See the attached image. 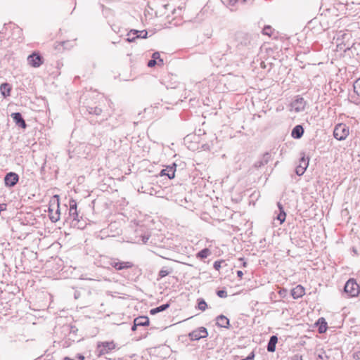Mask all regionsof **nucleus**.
<instances>
[{
  "mask_svg": "<svg viewBox=\"0 0 360 360\" xmlns=\"http://www.w3.org/2000/svg\"><path fill=\"white\" fill-rule=\"evenodd\" d=\"M351 37L352 34L349 29L340 30L336 31L333 37V41H335L338 48H340V50H345L349 49Z\"/></svg>",
  "mask_w": 360,
  "mask_h": 360,
  "instance_id": "f257e3e1",
  "label": "nucleus"
},
{
  "mask_svg": "<svg viewBox=\"0 0 360 360\" xmlns=\"http://www.w3.org/2000/svg\"><path fill=\"white\" fill-rule=\"evenodd\" d=\"M344 291L349 297H356L360 292V288L355 279L350 278L346 282Z\"/></svg>",
  "mask_w": 360,
  "mask_h": 360,
  "instance_id": "f03ea898",
  "label": "nucleus"
},
{
  "mask_svg": "<svg viewBox=\"0 0 360 360\" xmlns=\"http://www.w3.org/2000/svg\"><path fill=\"white\" fill-rule=\"evenodd\" d=\"M116 345L113 341L110 342H99L97 345L96 352L98 356H101L109 354L112 350L115 349Z\"/></svg>",
  "mask_w": 360,
  "mask_h": 360,
  "instance_id": "7ed1b4c3",
  "label": "nucleus"
},
{
  "mask_svg": "<svg viewBox=\"0 0 360 360\" xmlns=\"http://www.w3.org/2000/svg\"><path fill=\"white\" fill-rule=\"evenodd\" d=\"M349 135V127L342 123L335 126L333 131L334 137L339 141L345 140Z\"/></svg>",
  "mask_w": 360,
  "mask_h": 360,
  "instance_id": "20e7f679",
  "label": "nucleus"
},
{
  "mask_svg": "<svg viewBox=\"0 0 360 360\" xmlns=\"http://www.w3.org/2000/svg\"><path fill=\"white\" fill-rule=\"evenodd\" d=\"M208 335L207 330L204 327H200L188 334V337L191 340H198L205 338Z\"/></svg>",
  "mask_w": 360,
  "mask_h": 360,
  "instance_id": "39448f33",
  "label": "nucleus"
},
{
  "mask_svg": "<svg viewBox=\"0 0 360 360\" xmlns=\"http://www.w3.org/2000/svg\"><path fill=\"white\" fill-rule=\"evenodd\" d=\"M148 32L146 30L139 31L136 30H132L128 33L129 37L127 39V41L129 42L134 41L136 38H147Z\"/></svg>",
  "mask_w": 360,
  "mask_h": 360,
  "instance_id": "423d86ee",
  "label": "nucleus"
},
{
  "mask_svg": "<svg viewBox=\"0 0 360 360\" xmlns=\"http://www.w3.org/2000/svg\"><path fill=\"white\" fill-rule=\"evenodd\" d=\"M18 179L19 176L16 173L9 172L4 178L5 185L8 187H13L18 183Z\"/></svg>",
  "mask_w": 360,
  "mask_h": 360,
  "instance_id": "0eeeda50",
  "label": "nucleus"
},
{
  "mask_svg": "<svg viewBox=\"0 0 360 360\" xmlns=\"http://www.w3.org/2000/svg\"><path fill=\"white\" fill-rule=\"evenodd\" d=\"M306 102L303 98H297L291 103L292 110L296 112L303 111L305 108Z\"/></svg>",
  "mask_w": 360,
  "mask_h": 360,
  "instance_id": "6e6552de",
  "label": "nucleus"
},
{
  "mask_svg": "<svg viewBox=\"0 0 360 360\" xmlns=\"http://www.w3.org/2000/svg\"><path fill=\"white\" fill-rule=\"evenodd\" d=\"M27 62L28 64L30 65L32 67L38 68L42 64L43 60L41 56H40L37 53H32V55H30L28 56Z\"/></svg>",
  "mask_w": 360,
  "mask_h": 360,
  "instance_id": "1a4fd4ad",
  "label": "nucleus"
},
{
  "mask_svg": "<svg viewBox=\"0 0 360 360\" xmlns=\"http://www.w3.org/2000/svg\"><path fill=\"white\" fill-rule=\"evenodd\" d=\"M309 165V158H305L304 155L301 157L300 164L297 167L295 172L298 176L302 175Z\"/></svg>",
  "mask_w": 360,
  "mask_h": 360,
  "instance_id": "9d476101",
  "label": "nucleus"
},
{
  "mask_svg": "<svg viewBox=\"0 0 360 360\" xmlns=\"http://www.w3.org/2000/svg\"><path fill=\"white\" fill-rule=\"evenodd\" d=\"M110 265L117 270H123L132 267L133 264L129 262H120L116 259L110 262Z\"/></svg>",
  "mask_w": 360,
  "mask_h": 360,
  "instance_id": "9b49d317",
  "label": "nucleus"
},
{
  "mask_svg": "<svg viewBox=\"0 0 360 360\" xmlns=\"http://www.w3.org/2000/svg\"><path fill=\"white\" fill-rule=\"evenodd\" d=\"M11 116L13 118L15 123L16 124V125L20 127L22 129L26 128L27 124L24 119L22 118V115L20 112H13L11 114Z\"/></svg>",
  "mask_w": 360,
  "mask_h": 360,
  "instance_id": "f8f14e48",
  "label": "nucleus"
},
{
  "mask_svg": "<svg viewBox=\"0 0 360 360\" xmlns=\"http://www.w3.org/2000/svg\"><path fill=\"white\" fill-rule=\"evenodd\" d=\"M69 205H70V210H69V213H70V216L71 217H72V219L74 220H78V213H77V202L75 200H70V202H69Z\"/></svg>",
  "mask_w": 360,
  "mask_h": 360,
  "instance_id": "ddd939ff",
  "label": "nucleus"
},
{
  "mask_svg": "<svg viewBox=\"0 0 360 360\" xmlns=\"http://www.w3.org/2000/svg\"><path fill=\"white\" fill-rule=\"evenodd\" d=\"M305 293L304 288L298 285L291 290V295L294 299L302 297Z\"/></svg>",
  "mask_w": 360,
  "mask_h": 360,
  "instance_id": "4468645a",
  "label": "nucleus"
},
{
  "mask_svg": "<svg viewBox=\"0 0 360 360\" xmlns=\"http://www.w3.org/2000/svg\"><path fill=\"white\" fill-rule=\"evenodd\" d=\"M217 325L221 328H228L229 320L224 315H219L217 317Z\"/></svg>",
  "mask_w": 360,
  "mask_h": 360,
  "instance_id": "2eb2a0df",
  "label": "nucleus"
},
{
  "mask_svg": "<svg viewBox=\"0 0 360 360\" xmlns=\"http://www.w3.org/2000/svg\"><path fill=\"white\" fill-rule=\"evenodd\" d=\"M304 133V129L301 125L295 126L291 132V136L295 139H300Z\"/></svg>",
  "mask_w": 360,
  "mask_h": 360,
  "instance_id": "dca6fc26",
  "label": "nucleus"
},
{
  "mask_svg": "<svg viewBox=\"0 0 360 360\" xmlns=\"http://www.w3.org/2000/svg\"><path fill=\"white\" fill-rule=\"evenodd\" d=\"M278 342V338L276 335H272L267 345V350L269 352H274L276 349V345Z\"/></svg>",
  "mask_w": 360,
  "mask_h": 360,
  "instance_id": "f3484780",
  "label": "nucleus"
},
{
  "mask_svg": "<svg viewBox=\"0 0 360 360\" xmlns=\"http://www.w3.org/2000/svg\"><path fill=\"white\" fill-rule=\"evenodd\" d=\"M270 157L271 156H270L269 153H265L263 155L262 160L255 162V167L259 168V167H261L266 165L270 160Z\"/></svg>",
  "mask_w": 360,
  "mask_h": 360,
  "instance_id": "a211bd4d",
  "label": "nucleus"
},
{
  "mask_svg": "<svg viewBox=\"0 0 360 360\" xmlns=\"http://www.w3.org/2000/svg\"><path fill=\"white\" fill-rule=\"evenodd\" d=\"M160 175L167 176L170 179H173L175 176V169L173 168V167H168L161 171Z\"/></svg>",
  "mask_w": 360,
  "mask_h": 360,
  "instance_id": "6ab92c4d",
  "label": "nucleus"
},
{
  "mask_svg": "<svg viewBox=\"0 0 360 360\" xmlns=\"http://www.w3.org/2000/svg\"><path fill=\"white\" fill-rule=\"evenodd\" d=\"M136 325L139 326H146L149 325V319L147 316H139L134 319Z\"/></svg>",
  "mask_w": 360,
  "mask_h": 360,
  "instance_id": "aec40b11",
  "label": "nucleus"
},
{
  "mask_svg": "<svg viewBox=\"0 0 360 360\" xmlns=\"http://www.w3.org/2000/svg\"><path fill=\"white\" fill-rule=\"evenodd\" d=\"M277 206L280 210V213L277 216V219L280 221V224H282L285 220L286 214L280 202L277 203Z\"/></svg>",
  "mask_w": 360,
  "mask_h": 360,
  "instance_id": "412c9836",
  "label": "nucleus"
},
{
  "mask_svg": "<svg viewBox=\"0 0 360 360\" xmlns=\"http://www.w3.org/2000/svg\"><path fill=\"white\" fill-rule=\"evenodd\" d=\"M316 360H328V356L322 349L316 350L315 352Z\"/></svg>",
  "mask_w": 360,
  "mask_h": 360,
  "instance_id": "4be33fe9",
  "label": "nucleus"
},
{
  "mask_svg": "<svg viewBox=\"0 0 360 360\" xmlns=\"http://www.w3.org/2000/svg\"><path fill=\"white\" fill-rule=\"evenodd\" d=\"M169 304L167 303V304H162L158 307H155L154 309H152L150 311V314H155L157 313H159V312H161V311H163L165 310H166L167 308H169Z\"/></svg>",
  "mask_w": 360,
  "mask_h": 360,
  "instance_id": "5701e85b",
  "label": "nucleus"
},
{
  "mask_svg": "<svg viewBox=\"0 0 360 360\" xmlns=\"http://www.w3.org/2000/svg\"><path fill=\"white\" fill-rule=\"evenodd\" d=\"M0 90L1 91V94L4 96H9L10 87L8 84H6V83L2 84L0 86Z\"/></svg>",
  "mask_w": 360,
  "mask_h": 360,
  "instance_id": "b1692460",
  "label": "nucleus"
},
{
  "mask_svg": "<svg viewBox=\"0 0 360 360\" xmlns=\"http://www.w3.org/2000/svg\"><path fill=\"white\" fill-rule=\"evenodd\" d=\"M172 269H167L166 267L162 268L160 272H159V276L160 278H164L166 276L169 275L170 273H172Z\"/></svg>",
  "mask_w": 360,
  "mask_h": 360,
  "instance_id": "393cba45",
  "label": "nucleus"
},
{
  "mask_svg": "<svg viewBox=\"0 0 360 360\" xmlns=\"http://www.w3.org/2000/svg\"><path fill=\"white\" fill-rule=\"evenodd\" d=\"M210 253V250L207 248H205L198 253V257L202 259L207 258L209 256Z\"/></svg>",
  "mask_w": 360,
  "mask_h": 360,
  "instance_id": "a878e982",
  "label": "nucleus"
},
{
  "mask_svg": "<svg viewBox=\"0 0 360 360\" xmlns=\"http://www.w3.org/2000/svg\"><path fill=\"white\" fill-rule=\"evenodd\" d=\"M354 91L359 96H360V77L354 83Z\"/></svg>",
  "mask_w": 360,
  "mask_h": 360,
  "instance_id": "bb28decb",
  "label": "nucleus"
},
{
  "mask_svg": "<svg viewBox=\"0 0 360 360\" xmlns=\"http://www.w3.org/2000/svg\"><path fill=\"white\" fill-rule=\"evenodd\" d=\"M60 211H59V209L58 208V210H56V213L54 214H50V219L53 221V222H56L59 220L60 219Z\"/></svg>",
  "mask_w": 360,
  "mask_h": 360,
  "instance_id": "cd10ccee",
  "label": "nucleus"
},
{
  "mask_svg": "<svg viewBox=\"0 0 360 360\" xmlns=\"http://www.w3.org/2000/svg\"><path fill=\"white\" fill-rule=\"evenodd\" d=\"M89 112L91 114H94V115H98L102 112V110H101V108H100L98 107L90 108L89 110Z\"/></svg>",
  "mask_w": 360,
  "mask_h": 360,
  "instance_id": "c85d7f7f",
  "label": "nucleus"
},
{
  "mask_svg": "<svg viewBox=\"0 0 360 360\" xmlns=\"http://www.w3.org/2000/svg\"><path fill=\"white\" fill-rule=\"evenodd\" d=\"M207 307V304L204 300L201 299L200 300H199L198 309L200 310L205 311Z\"/></svg>",
  "mask_w": 360,
  "mask_h": 360,
  "instance_id": "c756f323",
  "label": "nucleus"
},
{
  "mask_svg": "<svg viewBox=\"0 0 360 360\" xmlns=\"http://www.w3.org/2000/svg\"><path fill=\"white\" fill-rule=\"evenodd\" d=\"M264 34L271 36L272 34V28L271 26H265L262 30Z\"/></svg>",
  "mask_w": 360,
  "mask_h": 360,
  "instance_id": "7c9ffc66",
  "label": "nucleus"
},
{
  "mask_svg": "<svg viewBox=\"0 0 360 360\" xmlns=\"http://www.w3.org/2000/svg\"><path fill=\"white\" fill-rule=\"evenodd\" d=\"M217 295L221 298H225L227 297V292L226 290H220L217 292Z\"/></svg>",
  "mask_w": 360,
  "mask_h": 360,
  "instance_id": "2f4dec72",
  "label": "nucleus"
},
{
  "mask_svg": "<svg viewBox=\"0 0 360 360\" xmlns=\"http://www.w3.org/2000/svg\"><path fill=\"white\" fill-rule=\"evenodd\" d=\"M347 22V19L346 18H341L339 20V27H340L341 25L344 26L346 25Z\"/></svg>",
  "mask_w": 360,
  "mask_h": 360,
  "instance_id": "473e14b6",
  "label": "nucleus"
},
{
  "mask_svg": "<svg viewBox=\"0 0 360 360\" xmlns=\"http://www.w3.org/2000/svg\"><path fill=\"white\" fill-rule=\"evenodd\" d=\"M157 64V61L154 59L150 60L148 63V66L150 68L154 67Z\"/></svg>",
  "mask_w": 360,
  "mask_h": 360,
  "instance_id": "72a5a7b5",
  "label": "nucleus"
},
{
  "mask_svg": "<svg viewBox=\"0 0 360 360\" xmlns=\"http://www.w3.org/2000/svg\"><path fill=\"white\" fill-rule=\"evenodd\" d=\"M221 267V262L219 261H216L214 263V268L216 269V270H219Z\"/></svg>",
  "mask_w": 360,
  "mask_h": 360,
  "instance_id": "f704fd0d",
  "label": "nucleus"
},
{
  "mask_svg": "<svg viewBox=\"0 0 360 360\" xmlns=\"http://www.w3.org/2000/svg\"><path fill=\"white\" fill-rule=\"evenodd\" d=\"M152 58H153V59H154L155 60L159 59V58H160V53L158 52L153 53V56H152Z\"/></svg>",
  "mask_w": 360,
  "mask_h": 360,
  "instance_id": "c9c22d12",
  "label": "nucleus"
},
{
  "mask_svg": "<svg viewBox=\"0 0 360 360\" xmlns=\"http://www.w3.org/2000/svg\"><path fill=\"white\" fill-rule=\"evenodd\" d=\"M326 323H324V326H321L319 328V332L320 333H323V332H325L326 330Z\"/></svg>",
  "mask_w": 360,
  "mask_h": 360,
  "instance_id": "e433bc0d",
  "label": "nucleus"
},
{
  "mask_svg": "<svg viewBox=\"0 0 360 360\" xmlns=\"http://www.w3.org/2000/svg\"><path fill=\"white\" fill-rule=\"evenodd\" d=\"M293 360H302V356L295 355L293 357Z\"/></svg>",
  "mask_w": 360,
  "mask_h": 360,
  "instance_id": "4c0bfd02",
  "label": "nucleus"
},
{
  "mask_svg": "<svg viewBox=\"0 0 360 360\" xmlns=\"http://www.w3.org/2000/svg\"><path fill=\"white\" fill-rule=\"evenodd\" d=\"M137 326H138V325H136V322H135V321H134V325H133V326L131 327V330H132L133 331L136 330Z\"/></svg>",
  "mask_w": 360,
  "mask_h": 360,
  "instance_id": "58836bf2",
  "label": "nucleus"
},
{
  "mask_svg": "<svg viewBox=\"0 0 360 360\" xmlns=\"http://www.w3.org/2000/svg\"><path fill=\"white\" fill-rule=\"evenodd\" d=\"M237 275H238V277L242 278V276L243 275V273L242 271H237Z\"/></svg>",
  "mask_w": 360,
  "mask_h": 360,
  "instance_id": "ea45409f",
  "label": "nucleus"
},
{
  "mask_svg": "<svg viewBox=\"0 0 360 360\" xmlns=\"http://www.w3.org/2000/svg\"><path fill=\"white\" fill-rule=\"evenodd\" d=\"M76 359H78V360H84V356L80 354L78 356H77Z\"/></svg>",
  "mask_w": 360,
  "mask_h": 360,
  "instance_id": "a19ab883",
  "label": "nucleus"
},
{
  "mask_svg": "<svg viewBox=\"0 0 360 360\" xmlns=\"http://www.w3.org/2000/svg\"><path fill=\"white\" fill-rule=\"evenodd\" d=\"M148 237H145V236L143 237L142 240L144 243H146L148 241Z\"/></svg>",
  "mask_w": 360,
  "mask_h": 360,
  "instance_id": "79ce46f5",
  "label": "nucleus"
},
{
  "mask_svg": "<svg viewBox=\"0 0 360 360\" xmlns=\"http://www.w3.org/2000/svg\"><path fill=\"white\" fill-rule=\"evenodd\" d=\"M158 64H161V65H163V60L162 58H159L158 59Z\"/></svg>",
  "mask_w": 360,
  "mask_h": 360,
  "instance_id": "37998d69",
  "label": "nucleus"
},
{
  "mask_svg": "<svg viewBox=\"0 0 360 360\" xmlns=\"http://www.w3.org/2000/svg\"><path fill=\"white\" fill-rule=\"evenodd\" d=\"M64 360H78V359H77L76 358L75 359H71L70 357H65Z\"/></svg>",
  "mask_w": 360,
  "mask_h": 360,
  "instance_id": "c03bdc74",
  "label": "nucleus"
},
{
  "mask_svg": "<svg viewBox=\"0 0 360 360\" xmlns=\"http://www.w3.org/2000/svg\"><path fill=\"white\" fill-rule=\"evenodd\" d=\"M202 147L205 148V149L210 150V147L207 146L206 145H204Z\"/></svg>",
  "mask_w": 360,
  "mask_h": 360,
  "instance_id": "a18cd8bd",
  "label": "nucleus"
},
{
  "mask_svg": "<svg viewBox=\"0 0 360 360\" xmlns=\"http://www.w3.org/2000/svg\"><path fill=\"white\" fill-rule=\"evenodd\" d=\"M246 265H247V262H243V266L244 267H245V266H246Z\"/></svg>",
  "mask_w": 360,
  "mask_h": 360,
  "instance_id": "49530a36",
  "label": "nucleus"
},
{
  "mask_svg": "<svg viewBox=\"0 0 360 360\" xmlns=\"http://www.w3.org/2000/svg\"><path fill=\"white\" fill-rule=\"evenodd\" d=\"M49 212L51 213L52 212V210H51L50 208L49 209Z\"/></svg>",
  "mask_w": 360,
  "mask_h": 360,
  "instance_id": "de8ad7c7",
  "label": "nucleus"
}]
</instances>
